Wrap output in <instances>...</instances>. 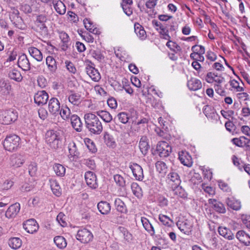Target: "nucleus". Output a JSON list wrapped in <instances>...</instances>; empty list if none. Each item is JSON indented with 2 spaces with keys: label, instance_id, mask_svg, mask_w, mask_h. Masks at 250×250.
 I'll return each instance as SVG.
<instances>
[{
  "label": "nucleus",
  "instance_id": "obj_1",
  "mask_svg": "<svg viewBox=\"0 0 250 250\" xmlns=\"http://www.w3.org/2000/svg\"><path fill=\"white\" fill-rule=\"evenodd\" d=\"M84 119L86 127L91 133L99 135L102 132L103 125L96 115L87 113L84 115Z\"/></svg>",
  "mask_w": 250,
  "mask_h": 250
},
{
  "label": "nucleus",
  "instance_id": "obj_2",
  "mask_svg": "<svg viewBox=\"0 0 250 250\" xmlns=\"http://www.w3.org/2000/svg\"><path fill=\"white\" fill-rule=\"evenodd\" d=\"M45 141L52 149H58L62 143L60 132L54 130H48L45 133Z\"/></svg>",
  "mask_w": 250,
  "mask_h": 250
},
{
  "label": "nucleus",
  "instance_id": "obj_3",
  "mask_svg": "<svg viewBox=\"0 0 250 250\" xmlns=\"http://www.w3.org/2000/svg\"><path fill=\"white\" fill-rule=\"evenodd\" d=\"M20 140V138L15 134L7 136L3 142L4 148L10 152L17 150L19 147Z\"/></svg>",
  "mask_w": 250,
  "mask_h": 250
},
{
  "label": "nucleus",
  "instance_id": "obj_4",
  "mask_svg": "<svg viewBox=\"0 0 250 250\" xmlns=\"http://www.w3.org/2000/svg\"><path fill=\"white\" fill-rule=\"evenodd\" d=\"M47 17L44 14L36 15L34 20V29L42 34H46L47 33V27L46 25L47 22Z\"/></svg>",
  "mask_w": 250,
  "mask_h": 250
},
{
  "label": "nucleus",
  "instance_id": "obj_5",
  "mask_svg": "<svg viewBox=\"0 0 250 250\" xmlns=\"http://www.w3.org/2000/svg\"><path fill=\"white\" fill-rule=\"evenodd\" d=\"M17 118V112L12 109L0 111V123L2 124H10L16 121Z\"/></svg>",
  "mask_w": 250,
  "mask_h": 250
},
{
  "label": "nucleus",
  "instance_id": "obj_6",
  "mask_svg": "<svg viewBox=\"0 0 250 250\" xmlns=\"http://www.w3.org/2000/svg\"><path fill=\"white\" fill-rule=\"evenodd\" d=\"M172 148L169 144L165 141L159 142L157 145L156 151L160 157L165 158L171 153Z\"/></svg>",
  "mask_w": 250,
  "mask_h": 250
},
{
  "label": "nucleus",
  "instance_id": "obj_7",
  "mask_svg": "<svg viewBox=\"0 0 250 250\" xmlns=\"http://www.w3.org/2000/svg\"><path fill=\"white\" fill-rule=\"evenodd\" d=\"M92 233L88 229L83 228L79 229L76 235L77 240L83 243H87L93 239Z\"/></svg>",
  "mask_w": 250,
  "mask_h": 250
},
{
  "label": "nucleus",
  "instance_id": "obj_8",
  "mask_svg": "<svg viewBox=\"0 0 250 250\" xmlns=\"http://www.w3.org/2000/svg\"><path fill=\"white\" fill-rule=\"evenodd\" d=\"M231 141L236 146L244 147L246 150H250V139L245 136L233 138Z\"/></svg>",
  "mask_w": 250,
  "mask_h": 250
},
{
  "label": "nucleus",
  "instance_id": "obj_9",
  "mask_svg": "<svg viewBox=\"0 0 250 250\" xmlns=\"http://www.w3.org/2000/svg\"><path fill=\"white\" fill-rule=\"evenodd\" d=\"M21 209V206L19 203H15L10 205L5 213V216L8 219H14L18 214Z\"/></svg>",
  "mask_w": 250,
  "mask_h": 250
},
{
  "label": "nucleus",
  "instance_id": "obj_10",
  "mask_svg": "<svg viewBox=\"0 0 250 250\" xmlns=\"http://www.w3.org/2000/svg\"><path fill=\"white\" fill-rule=\"evenodd\" d=\"M177 226L181 231L185 234L187 235L190 234L192 228V224L189 220L182 219L181 221H178L177 223Z\"/></svg>",
  "mask_w": 250,
  "mask_h": 250
},
{
  "label": "nucleus",
  "instance_id": "obj_11",
  "mask_svg": "<svg viewBox=\"0 0 250 250\" xmlns=\"http://www.w3.org/2000/svg\"><path fill=\"white\" fill-rule=\"evenodd\" d=\"M129 167L131 170L134 177L137 180L142 181L144 176L142 167L136 163H130Z\"/></svg>",
  "mask_w": 250,
  "mask_h": 250
},
{
  "label": "nucleus",
  "instance_id": "obj_12",
  "mask_svg": "<svg viewBox=\"0 0 250 250\" xmlns=\"http://www.w3.org/2000/svg\"><path fill=\"white\" fill-rule=\"evenodd\" d=\"M85 180L87 186L92 189H96L98 187L96 175L92 171L85 172Z\"/></svg>",
  "mask_w": 250,
  "mask_h": 250
},
{
  "label": "nucleus",
  "instance_id": "obj_13",
  "mask_svg": "<svg viewBox=\"0 0 250 250\" xmlns=\"http://www.w3.org/2000/svg\"><path fill=\"white\" fill-rule=\"evenodd\" d=\"M25 160L24 155L15 153L12 155L10 158V165L15 167H18L21 166L24 163Z\"/></svg>",
  "mask_w": 250,
  "mask_h": 250
},
{
  "label": "nucleus",
  "instance_id": "obj_14",
  "mask_svg": "<svg viewBox=\"0 0 250 250\" xmlns=\"http://www.w3.org/2000/svg\"><path fill=\"white\" fill-rule=\"evenodd\" d=\"M23 229L29 233H33L36 232L39 226L36 221L34 219H31L27 220L23 224Z\"/></svg>",
  "mask_w": 250,
  "mask_h": 250
},
{
  "label": "nucleus",
  "instance_id": "obj_15",
  "mask_svg": "<svg viewBox=\"0 0 250 250\" xmlns=\"http://www.w3.org/2000/svg\"><path fill=\"white\" fill-rule=\"evenodd\" d=\"M48 109L51 114H58L60 109V104L59 100L56 98H52L49 101Z\"/></svg>",
  "mask_w": 250,
  "mask_h": 250
},
{
  "label": "nucleus",
  "instance_id": "obj_16",
  "mask_svg": "<svg viewBox=\"0 0 250 250\" xmlns=\"http://www.w3.org/2000/svg\"><path fill=\"white\" fill-rule=\"evenodd\" d=\"M49 96L44 90L38 91L34 96V101L38 105H43L46 104Z\"/></svg>",
  "mask_w": 250,
  "mask_h": 250
},
{
  "label": "nucleus",
  "instance_id": "obj_17",
  "mask_svg": "<svg viewBox=\"0 0 250 250\" xmlns=\"http://www.w3.org/2000/svg\"><path fill=\"white\" fill-rule=\"evenodd\" d=\"M85 69L86 73L93 81L95 82H98L101 79V75L100 73L92 64L87 65L86 66Z\"/></svg>",
  "mask_w": 250,
  "mask_h": 250
},
{
  "label": "nucleus",
  "instance_id": "obj_18",
  "mask_svg": "<svg viewBox=\"0 0 250 250\" xmlns=\"http://www.w3.org/2000/svg\"><path fill=\"white\" fill-rule=\"evenodd\" d=\"M205 80L208 83H216L217 84H221L224 82L225 79L221 75L210 72L207 73Z\"/></svg>",
  "mask_w": 250,
  "mask_h": 250
},
{
  "label": "nucleus",
  "instance_id": "obj_19",
  "mask_svg": "<svg viewBox=\"0 0 250 250\" xmlns=\"http://www.w3.org/2000/svg\"><path fill=\"white\" fill-rule=\"evenodd\" d=\"M18 64L19 67L21 68L23 71H26L30 69V63L27 56L23 54L19 57Z\"/></svg>",
  "mask_w": 250,
  "mask_h": 250
},
{
  "label": "nucleus",
  "instance_id": "obj_20",
  "mask_svg": "<svg viewBox=\"0 0 250 250\" xmlns=\"http://www.w3.org/2000/svg\"><path fill=\"white\" fill-rule=\"evenodd\" d=\"M226 203L229 208L234 210H239L241 208V202L233 197L226 198Z\"/></svg>",
  "mask_w": 250,
  "mask_h": 250
},
{
  "label": "nucleus",
  "instance_id": "obj_21",
  "mask_svg": "<svg viewBox=\"0 0 250 250\" xmlns=\"http://www.w3.org/2000/svg\"><path fill=\"white\" fill-rule=\"evenodd\" d=\"M103 139L105 144L109 147L115 148L116 146L115 139L112 135L108 132L104 131L103 133Z\"/></svg>",
  "mask_w": 250,
  "mask_h": 250
},
{
  "label": "nucleus",
  "instance_id": "obj_22",
  "mask_svg": "<svg viewBox=\"0 0 250 250\" xmlns=\"http://www.w3.org/2000/svg\"><path fill=\"white\" fill-rule=\"evenodd\" d=\"M11 91V85L4 80H0V95L7 96Z\"/></svg>",
  "mask_w": 250,
  "mask_h": 250
},
{
  "label": "nucleus",
  "instance_id": "obj_23",
  "mask_svg": "<svg viewBox=\"0 0 250 250\" xmlns=\"http://www.w3.org/2000/svg\"><path fill=\"white\" fill-rule=\"evenodd\" d=\"M208 202L209 204L212 205V207L216 211L221 213H224L226 212L224 205L220 202L215 199H209Z\"/></svg>",
  "mask_w": 250,
  "mask_h": 250
},
{
  "label": "nucleus",
  "instance_id": "obj_24",
  "mask_svg": "<svg viewBox=\"0 0 250 250\" xmlns=\"http://www.w3.org/2000/svg\"><path fill=\"white\" fill-rule=\"evenodd\" d=\"M179 159L181 163L184 166L188 167L191 166L192 164V159L188 152L182 151L179 153Z\"/></svg>",
  "mask_w": 250,
  "mask_h": 250
},
{
  "label": "nucleus",
  "instance_id": "obj_25",
  "mask_svg": "<svg viewBox=\"0 0 250 250\" xmlns=\"http://www.w3.org/2000/svg\"><path fill=\"white\" fill-rule=\"evenodd\" d=\"M70 120L73 128L78 132L81 131L83 128V123L80 117L77 115H72L70 117Z\"/></svg>",
  "mask_w": 250,
  "mask_h": 250
},
{
  "label": "nucleus",
  "instance_id": "obj_26",
  "mask_svg": "<svg viewBox=\"0 0 250 250\" xmlns=\"http://www.w3.org/2000/svg\"><path fill=\"white\" fill-rule=\"evenodd\" d=\"M187 85L190 90L196 91L202 87V83L199 80L192 78L188 81Z\"/></svg>",
  "mask_w": 250,
  "mask_h": 250
},
{
  "label": "nucleus",
  "instance_id": "obj_27",
  "mask_svg": "<svg viewBox=\"0 0 250 250\" xmlns=\"http://www.w3.org/2000/svg\"><path fill=\"white\" fill-rule=\"evenodd\" d=\"M52 4L56 11L60 15H63L66 12L64 4L61 0H52Z\"/></svg>",
  "mask_w": 250,
  "mask_h": 250
},
{
  "label": "nucleus",
  "instance_id": "obj_28",
  "mask_svg": "<svg viewBox=\"0 0 250 250\" xmlns=\"http://www.w3.org/2000/svg\"><path fill=\"white\" fill-rule=\"evenodd\" d=\"M204 113L208 118L211 120H217L218 115L215 110L211 106L206 105L204 110Z\"/></svg>",
  "mask_w": 250,
  "mask_h": 250
},
{
  "label": "nucleus",
  "instance_id": "obj_29",
  "mask_svg": "<svg viewBox=\"0 0 250 250\" xmlns=\"http://www.w3.org/2000/svg\"><path fill=\"white\" fill-rule=\"evenodd\" d=\"M219 234L228 240H232L234 236L231 231L226 227H219L218 229Z\"/></svg>",
  "mask_w": 250,
  "mask_h": 250
},
{
  "label": "nucleus",
  "instance_id": "obj_30",
  "mask_svg": "<svg viewBox=\"0 0 250 250\" xmlns=\"http://www.w3.org/2000/svg\"><path fill=\"white\" fill-rule=\"evenodd\" d=\"M59 37L61 39L62 45V49L65 51L69 47V43L70 42V38L68 34L64 31L59 32Z\"/></svg>",
  "mask_w": 250,
  "mask_h": 250
},
{
  "label": "nucleus",
  "instance_id": "obj_31",
  "mask_svg": "<svg viewBox=\"0 0 250 250\" xmlns=\"http://www.w3.org/2000/svg\"><path fill=\"white\" fill-rule=\"evenodd\" d=\"M236 237L239 241L244 243L245 245H250V236L243 230L238 231L236 233Z\"/></svg>",
  "mask_w": 250,
  "mask_h": 250
},
{
  "label": "nucleus",
  "instance_id": "obj_32",
  "mask_svg": "<svg viewBox=\"0 0 250 250\" xmlns=\"http://www.w3.org/2000/svg\"><path fill=\"white\" fill-rule=\"evenodd\" d=\"M141 222L144 229L147 231L148 233H149L151 236H153L155 235V232L154 229L146 218L142 217Z\"/></svg>",
  "mask_w": 250,
  "mask_h": 250
},
{
  "label": "nucleus",
  "instance_id": "obj_33",
  "mask_svg": "<svg viewBox=\"0 0 250 250\" xmlns=\"http://www.w3.org/2000/svg\"><path fill=\"white\" fill-rule=\"evenodd\" d=\"M29 54L38 62L42 60L43 56L41 51L35 47H30L28 48Z\"/></svg>",
  "mask_w": 250,
  "mask_h": 250
},
{
  "label": "nucleus",
  "instance_id": "obj_34",
  "mask_svg": "<svg viewBox=\"0 0 250 250\" xmlns=\"http://www.w3.org/2000/svg\"><path fill=\"white\" fill-rule=\"evenodd\" d=\"M97 208L102 214H107L111 210L110 204L105 201L100 202L97 205Z\"/></svg>",
  "mask_w": 250,
  "mask_h": 250
},
{
  "label": "nucleus",
  "instance_id": "obj_35",
  "mask_svg": "<svg viewBox=\"0 0 250 250\" xmlns=\"http://www.w3.org/2000/svg\"><path fill=\"white\" fill-rule=\"evenodd\" d=\"M139 148L142 153L145 155L147 152L149 148L148 139L146 136H142L139 142Z\"/></svg>",
  "mask_w": 250,
  "mask_h": 250
},
{
  "label": "nucleus",
  "instance_id": "obj_36",
  "mask_svg": "<svg viewBox=\"0 0 250 250\" xmlns=\"http://www.w3.org/2000/svg\"><path fill=\"white\" fill-rule=\"evenodd\" d=\"M134 31L137 36L142 40H145L146 38V33L144 30V27L139 23H137L134 24Z\"/></svg>",
  "mask_w": 250,
  "mask_h": 250
},
{
  "label": "nucleus",
  "instance_id": "obj_37",
  "mask_svg": "<svg viewBox=\"0 0 250 250\" xmlns=\"http://www.w3.org/2000/svg\"><path fill=\"white\" fill-rule=\"evenodd\" d=\"M83 24L85 28L91 33L97 35L100 34V32L97 28L94 27L93 22L89 19H84Z\"/></svg>",
  "mask_w": 250,
  "mask_h": 250
},
{
  "label": "nucleus",
  "instance_id": "obj_38",
  "mask_svg": "<svg viewBox=\"0 0 250 250\" xmlns=\"http://www.w3.org/2000/svg\"><path fill=\"white\" fill-rule=\"evenodd\" d=\"M114 205L116 210L122 213H125L127 211V209L124 202L120 198H116L114 201Z\"/></svg>",
  "mask_w": 250,
  "mask_h": 250
},
{
  "label": "nucleus",
  "instance_id": "obj_39",
  "mask_svg": "<svg viewBox=\"0 0 250 250\" xmlns=\"http://www.w3.org/2000/svg\"><path fill=\"white\" fill-rule=\"evenodd\" d=\"M68 149L69 155L73 157H78L80 155V152L75 142L73 141L70 142L68 144Z\"/></svg>",
  "mask_w": 250,
  "mask_h": 250
},
{
  "label": "nucleus",
  "instance_id": "obj_40",
  "mask_svg": "<svg viewBox=\"0 0 250 250\" xmlns=\"http://www.w3.org/2000/svg\"><path fill=\"white\" fill-rule=\"evenodd\" d=\"M96 113L105 123H110L112 120V115L106 111L99 110Z\"/></svg>",
  "mask_w": 250,
  "mask_h": 250
},
{
  "label": "nucleus",
  "instance_id": "obj_41",
  "mask_svg": "<svg viewBox=\"0 0 250 250\" xmlns=\"http://www.w3.org/2000/svg\"><path fill=\"white\" fill-rule=\"evenodd\" d=\"M46 64L48 66V69L51 72H55L57 69V66L56 60L52 56H49L46 59Z\"/></svg>",
  "mask_w": 250,
  "mask_h": 250
},
{
  "label": "nucleus",
  "instance_id": "obj_42",
  "mask_svg": "<svg viewBox=\"0 0 250 250\" xmlns=\"http://www.w3.org/2000/svg\"><path fill=\"white\" fill-rule=\"evenodd\" d=\"M50 187L51 188L55 195L57 196H59L61 194V187L56 180H50Z\"/></svg>",
  "mask_w": 250,
  "mask_h": 250
},
{
  "label": "nucleus",
  "instance_id": "obj_43",
  "mask_svg": "<svg viewBox=\"0 0 250 250\" xmlns=\"http://www.w3.org/2000/svg\"><path fill=\"white\" fill-rule=\"evenodd\" d=\"M54 242L57 247L61 249L65 248L67 246V242L65 239L62 236L55 237Z\"/></svg>",
  "mask_w": 250,
  "mask_h": 250
},
{
  "label": "nucleus",
  "instance_id": "obj_44",
  "mask_svg": "<svg viewBox=\"0 0 250 250\" xmlns=\"http://www.w3.org/2000/svg\"><path fill=\"white\" fill-rule=\"evenodd\" d=\"M167 179L169 182L174 183L175 186L179 185L181 182L179 175L177 172L174 171L170 172L168 174Z\"/></svg>",
  "mask_w": 250,
  "mask_h": 250
},
{
  "label": "nucleus",
  "instance_id": "obj_45",
  "mask_svg": "<svg viewBox=\"0 0 250 250\" xmlns=\"http://www.w3.org/2000/svg\"><path fill=\"white\" fill-rule=\"evenodd\" d=\"M53 169L56 174L60 177H63L65 173V167L60 164H55L53 166Z\"/></svg>",
  "mask_w": 250,
  "mask_h": 250
},
{
  "label": "nucleus",
  "instance_id": "obj_46",
  "mask_svg": "<svg viewBox=\"0 0 250 250\" xmlns=\"http://www.w3.org/2000/svg\"><path fill=\"white\" fill-rule=\"evenodd\" d=\"M8 244L11 248L18 249L21 246V241L19 238L14 237L9 239Z\"/></svg>",
  "mask_w": 250,
  "mask_h": 250
},
{
  "label": "nucleus",
  "instance_id": "obj_47",
  "mask_svg": "<svg viewBox=\"0 0 250 250\" xmlns=\"http://www.w3.org/2000/svg\"><path fill=\"white\" fill-rule=\"evenodd\" d=\"M14 183V182L11 179H6L0 184V190H9L13 186Z\"/></svg>",
  "mask_w": 250,
  "mask_h": 250
},
{
  "label": "nucleus",
  "instance_id": "obj_48",
  "mask_svg": "<svg viewBox=\"0 0 250 250\" xmlns=\"http://www.w3.org/2000/svg\"><path fill=\"white\" fill-rule=\"evenodd\" d=\"M59 113L62 119L67 120L70 118L71 111L67 106H64L60 109Z\"/></svg>",
  "mask_w": 250,
  "mask_h": 250
},
{
  "label": "nucleus",
  "instance_id": "obj_49",
  "mask_svg": "<svg viewBox=\"0 0 250 250\" xmlns=\"http://www.w3.org/2000/svg\"><path fill=\"white\" fill-rule=\"evenodd\" d=\"M80 95L77 93H72L68 96L69 102L74 105H78L81 103Z\"/></svg>",
  "mask_w": 250,
  "mask_h": 250
},
{
  "label": "nucleus",
  "instance_id": "obj_50",
  "mask_svg": "<svg viewBox=\"0 0 250 250\" xmlns=\"http://www.w3.org/2000/svg\"><path fill=\"white\" fill-rule=\"evenodd\" d=\"M9 76L11 79L17 82L21 81L22 79L20 72L16 69L12 70L9 73Z\"/></svg>",
  "mask_w": 250,
  "mask_h": 250
},
{
  "label": "nucleus",
  "instance_id": "obj_51",
  "mask_svg": "<svg viewBox=\"0 0 250 250\" xmlns=\"http://www.w3.org/2000/svg\"><path fill=\"white\" fill-rule=\"evenodd\" d=\"M65 67L67 71L71 74H75L77 72V69L75 64L69 61L64 62Z\"/></svg>",
  "mask_w": 250,
  "mask_h": 250
},
{
  "label": "nucleus",
  "instance_id": "obj_52",
  "mask_svg": "<svg viewBox=\"0 0 250 250\" xmlns=\"http://www.w3.org/2000/svg\"><path fill=\"white\" fill-rule=\"evenodd\" d=\"M159 220L161 223L166 226H170L173 223L172 220L167 216L160 214L159 215Z\"/></svg>",
  "mask_w": 250,
  "mask_h": 250
},
{
  "label": "nucleus",
  "instance_id": "obj_53",
  "mask_svg": "<svg viewBox=\"0 0 250 250\" xmlns=\"http://www.w3.org/2000/svg\"><path fill=\"white\" fill-rule=\"evenodd\" d=\"M173 193L174 195L183 198L187 196V193L184 189L182 187L179 186V185L176 186L173 189Z\"/></svg>",
  "mask_w": 250,
  "mask_h": 250
},
{
  "label": "nucleus",
  "instance_id": "obj_54",
  "mask_svg": "<svg viewBox=\"0 0 250 250\" xmlns=\"http://www.w3.org/2000/svg\"><path fill=\"white\" fill-rule=\"evenodd\" d=\"M117 117L119 121L124 124H126L130 118L129 114L125 112L118 113Z\"/></svg>",
  "mask_w": 250,
  "mask_h": 250
},
{
  "label": "nucleus",
  "instance_id": "obj_55",
  "mask_svg": "<svg viewBox=\"0 0 250 250\" xmlns=\"http://www.w3.org/2000/svg\"><path fill=\"white\" fill-rule=\"evenodd\" d=\"M157 170L160 173L164 174L167 171V166L163 161H158L155 164Z\"/></svg>",
  "mask_w": 250,
  "mask_h": 250
},
{
  "label": "nucleus",
  "instance_id": "obj_56",
  "mask_svg": "<svg viewBox=\"0 0 250 250\" xmlns=\"http://www.w3.org/2000/svg\"><path fill=\"white\" fill-rule=\"evenodd\" d=\"M146 102L154 108H157L160 105L159 101L150 95H148Z\"/></svg>",
  "mask_w": 250,
  "mask_h": 250
},
{
  "label": "nucleus",
  "instance_id": "obj_57",
  "mask_svg": "<svg viewBox=\"0 0 250 250\" xmlns=\"http://www.w3.org/2000/svg\"><path fill=\"white\" fill-rule=\"evenodd\" d=\"M166 45L171 50L175 53L180 51L181 49L179 45H178L175 42H172L171 40H169V41L167 42Z\"/></svg>",
  "mask_w": 250,
  "mask_h": 250
},
{
  "label": "nucleus",
  "instance_id": "obj_58",
  "mask_svg": "<svg viewBox=\"0 0 250 250\" xmlns=\"http://www.w3.org/2000/svg\"><path fill=\"white\" fill-rule=\"evenodd\" d=\"M131 187L133 194L136 197L138 198L142 197V194L141 192V188L136 183H133L131 184Z\"/></svg>",
  "mask_w": 250,
  "mask_h": 250
},
{
  "label": "nucleus",
  "instance_id": "obj_59",
  "mask_svg": "<svg viewBox=\"0 0 250 250\" xmlns=\"http://www.w3.org/2000/svg\"><path fill=\"white\" fill-rule=\"evenodd\" d=\"M114 180L115 183L120 187H124L125 185V180L123 176L120 174H116L114 176Z\"/></svg>",
  "mask_w": 250,
  "mask_h": 250
},
{
  "label": "nucleus",
  "instance_id": "obj_60",
  "mask_svg": "<svg viewBox=\"0 0 250 250\" xmlns=\"http://www.w3.org/2000/svg\"><path fill=\"white\" fill-rule=\"evenodd\" d=\"M92 56L99 62L104 60V57L100 50H93L91 52Z\"/></svg>",
  "mask_w": 250,
  "mask_h": 250
},
{
  "label": "nucleus",
  "instance_id": "obj_61",
  "mask_svg": "<svg viewBox=\"0 0 250 250\" xmlns=\"http://www.w3.org/2000/svg\"><path fill=\"white\" fill-rule=\"evenodd\" d=\"M56 220L61 226L64 227L67 226V223L65 221V217L63 213H59L57 216Z\"/></svg>",
  "mask_w": 250,
  "mask_h": 250
},
{
  "label": "nucleus",
  "instance_id": "obj_62",
  "mask_svg": "<svg viewBox=\"0 0 250 250\" xmlns=\"http://www.w3.org/2000/svg\"><path fill=\"white\" fill-rule=\"evenodd\" d=\"M121 233L124 238L127 241H129L132 239V235L126 229L123 227H120L119 228Z\"/></svg>",
  "mask_w": 250,
  "mask_h": 250
},
{
  "label": "nucleus",
  "instance_id": "obj_63",
  "mask_svg": "<svg viewBox=\"0 0 250 250\" xmlns=\"http://www.w3.org/2000/svg\"><path fill=\"white\" fill-rule=\"evenodd\" d=\"M190 58L194 60V61L203 62L204 61V57L202 54H198L197 52H193L190 55Z\"/></svg>",
  "mask_w": 250,
  "mask_h": 250
},
{
  "label": "nucleus",
  "instance_id": "obj_64",
  "mask_svg": "<svg viewBox=\"0 0 250 250\" xmlns=\"http://www.w3.org/2000/svg\"><path fill=\"white\" fill-rule=\"evenodd\" d=\"M193 52H197L198 54L203 55L205 53V47L202 45H194L191 47Z\"/></svg>",
  "mask_w": 250,
  "mask_h": 250
}]
</instances>
